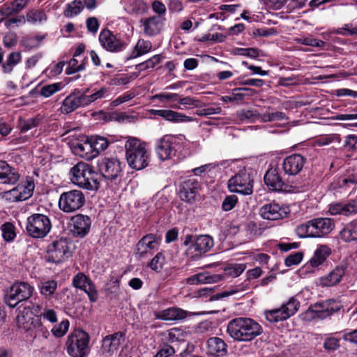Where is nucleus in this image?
<instances>
[{
	"label": "nucleus",
	"instance_id": "f257e3e1",
	"mask_svg": "<svg viewBox=\"0 0 357 357\" xmlns=\"http://www.w3.org/2000/svg\"><path fill=\"white\" fill-rule=\"evenodd\" d=\"M227 332L236 341L248 342L263 332L261 326L252 319L238 317L228 322Z\"/></svg>",
	"mask_w": 357,
	"mask_h": 357
},
{
	"label": "nucleus",
	"instance_id": "f03ea898",
	"mask_svg": "<svg viewBox=\"0 0 357 357\" xmlns=\"http://www.w3.org/2000/svg\"><path fill=\"white\" fill-rule=\"evenodd\" d=\"M124 146L126 158L130 168L139 171L149 165L151 155L145 143L135 137H129Z\"/></svg>",
	"mask_w": 357,
	"mask_h": 357
},
{
	"label": "nucleus",
	"instance_id": "7ed1b4c3",
	"mask_svg": "<svg viewBox=\"0 0 357 357\" xmlns=\"http://www.w3.org/2000/svg\"><path fill=\"white\" fill-rule=\"evenodd\" d=\"M71 181L80 188L87 190L98 189V174L87 163L78 162L70 169Z\"/></svg>",
	"mask_w": 357,
	"mask_h": 357
},
{
	"label": "nucleus",
	"instance_id": "20e7f679",
	"mask_svg": "<svg viewBox=\"0 0 357 357\" xmlns=\"http://www.w3.org/2000/svg\"><path fill=\"white\" fill-rule=\"evenodd\" d=\"M183 245L187 247V257L196 260L209 251L213 246V239L209 235L194 236L188 234L181 237Z\"/></svg>",
	"mask_w": 357,
	"mask_h": 357
},
{
	"label": "nucleus",
	"instance_id": "39448f33",
	"mask_svg": "<svg viewBox=\"0 0 357 357\" xmlns=\"http://www.w3.org/2000/svg\"><path fill=\"white\" fill-rule=\"evenodd\" d=\"M89 335L81 329H76L67 338L66 346L71 357H86L89 353Z\"/></svg>",
	"mask_w": 357,
	"mask_h": 357
},
{
	"label": "nucleus",
	"instance_id": "423d86ee",
	"mask_svg": "<svg viewBox=\"0 0 357 357\" xmlns=\"http://www.w3.org/2000/svg\"><path fill=\"white\" fill-rule=\"evenodd\" d=\"M33 287L25 282H16L8 289L4 294L6 305L15 308L23 301H27L33 295Z\"/></svg>",
	"mask_w": 357,
	"mask_h": 357
},
{
	"label": "nucleus",
	"instance_id": "0eeeda50",
	"mask_svg": "<svg viewBox=\"0 0 357 357\" xmlns=\"http://www.w3.org/2000/svg\"><path fill=\"white\" fill-rule=\"evenodd\" d=\"M51 228V221L44 214L34 213L27 218L26 231L33 238H44L50 231Z\"/></svg>",
	"mask_w": 357,
	"mask_h": 357
},
{
	"label": "nucleus",
	"instance_id": "6e6552de",
	"mask_svg": "<svg viewBox=\"0 0 357 357\" xmlns=\"http://www.w3.org/2000/svg\"><path fill=\"white\" fill-rule=\"evenodd\" d=\"M179 137L167 135L157 140L155 150L158 158L162 160L172 158L176 155L180 147Z\"/></svg>",
	"mask_w": 357,
	"mask_h": 357
},
{
	"label": "nucleus",
	"instance_id": "1a4fd4ad",
	"mask_svg": "<svg viewBox=\"0 0 357 357\" xmlns=\"http://www.w3.org/2000/svg\"><path fill=\"white\" fill-rule=\"evenodd\" d=\"M85 201V196L81 190H71L60 195L59 207L65 213H73L81 208Z\"/></svg>",
	"mask_w": 357,
	"mask_h": 357
},
{
	"label": "nucleus",
	"instance_id": "9d476101",
	"mask_svg": "<svg viewBox=\"0 0 357 357\" xmlns=\"http://www.w3.org/2000/svg\"><path fill=\"white\" fill-rule=\"evenodd\" d=\"M70 256L69 243L66 238H59L50 244L47 249L46 260L48 262L59 264Z\"/></svg>",
	"mask_w": 357,
	"mask_h": 357
},
{
	"label": "nucleus",
	"instance_id": "9b49d317",
	"mask_svg": "<svg viewBox=\"0 0 357 357\" xmlns=\"http://www.w3.org/2000/svg\"><path fill=\"white\" fill-rule=\"evenodd\" d=\"M252 180L245 170H241L228 181V188L231 192L242 195H251L252 193Z\"/></svg>",
	"mask_w": 357,
	"mask_h": 357
},
{
	"label": "nucleus",
	"instance_id": "f8f14e48",
	"mask_svg": "<svg viewBox=\"0 0 357 357\" xmlns=\"http://www.w3.org/2000/svg\"><path fill=\"white\" fill-rule=\"evenodd\" d=\"M126 334L119 331L113 334L106 335L102 340L99 354L103 357H111L116 354L120 347L124 343Z\"/></svg>",
	"mask_w": 357,
	"mask_h": 357
},
{
	"label": "nucleus",
	"instance_id": "ddd939ff",
	"mask_svg": "<svg viewBox=\"0 0 357 357\" xmlns=\"http://www.w3.org/2000/svg\"><path fill=\"white\" fill-rule=\"evenodd\" d=\"M91 219L83 214L73 216L68 223V228L70 234L75 238H83L86 236L91 229Z\"/></svg>",
	"mask_w": 357,
	"mask_h": 357
},
{
	"label": "nucleus",
	"instance_id": "4468645a",
	"mask_svg": "<svg viewBox=\"0 0 357 357\" xmlns=\"http://www.w3.org/2000/svg\"><path fill=\"white\" fill-rule=\"evenodd\" d=\"M123 164L115 158H105L99 163V170L103 177L109 180L116 179L122 174Z\"/></svg>",
	"mask_w": 357,
	"mask_h": 357
},
{
	"label": "nucleus",
	"instance_id": "2eb2a0df",
	"mask_svg": "<svg viewBox=\"0 0 357 357\" xmlns=\"http://www.w3.org/2000/svg\"><path fill=\"white\" fill-rule=\"evenodd\" d=\"M159 238L153 234L142 237L136 245L135 255L140 259L144 258L148 254L158 250Z\"/></svg>",
	"mask_w": 357,
	"mask_h": 357
},
{
	"label": "nucleus",
	"instance_id": "dca6fc26",
	"mask_svg": "<svg viewBox=\"0 0 357 357\" xmlns=\"http://www.w3.org/2000/svg\"><path fill=\"white\" fill-rule=\"evenodd\" d=\"M306 163V158L301 154L295 153L286 157L282 162V169L286 174H298Z\"/></svg>",
	"mask_w": 357,
	"mask_h": 357
},
{
	"label": "nucleus",
	"instance_id": "f3484780",
	"mask_svg": "<svg viewBox=\"0 0 357 357\" xmlns=\"http://www.w3.org/2000/svg\"><path fill=\"white\" fill-rule=\"evenodd\" d=\"M86 107L83 93L79 90H74L62 102L60 111L62 114H68L79 107Z\"/></svg>",
	"mask_w": 357,
	"mask_h": 357
},
{
	"label": "nucleus",
	"instance_id": "a211bd4d",
	"mask_svg": "<svg viewBox=\"0 0 357 357\" xmlns=\"http://www.w3.org/2000/svg\"><path fill=\"white\" fill-rule=\"evenodd\" d=\"M200 189V183L195 178H189L181 183L178 190L179 197L187 202L192 203Z\"/></svg>",
	"mask_w": 357,
	"mask_h": 357
},
{
	"label": "nucleus",
	"instance_id": "6ab92c4d",
	"mask_svg": "<svg viewBox=\"0 0 357 357\" xmlns=\"http://www.w3.org/2000/svg\"><path fill=\"white\" fill-rule=\"evenodd\" d=\"M99 41L102 47L109 52H120L126 44L114 36L109 30L103 29L99 35Z\"/></svg>",
	"mask_w": 357,
	"mask_h": 357
},
{
	"label": "nucleus",
	"instance_id": "aec40b11",
	"mask_svg": "<svg viewBox=\"0 0 357 357\" xmlns=\"http://www.w3.org/2000/svg\"><path fill=\"white\" fill-rule=\"evenodd\" d=\"M165 21V18L163 16H151L142 18L140 24L143 27V32L145 35L153 36L160 33Z\"/></svg>",
	"mask_w": 357,
	"mask_h": 357
},
{
	"label": "nucleus",
	"instance_id": "412c9836",
	"mask_svg": "<svg viewBox=\"0 0 357 357\" xmlns=\"http://www.w3.org/2000/svg\"><path fill=\"white\" fill-rule=\"evenodd\" d=\"M73 285L87 294L89 300L95 302L98 298V293L91 281L82 273H77L73 279Z\"/></svg>",
	"mask_w": 357,
	"mask_h": 357
},
{
	"label": "nucleus",
	"instance_id": "4be33fe9",
	"mask_svg": "<svg viewBox=\"0 0 357 357\" xmlns=\"http://www.w3.org/2000/svg\"><path fill=\"white\" fill-rule=\"evenodd\" d=\"M341 305L335 300H328L323 303H315L311 307V311L320 319H325L340 310Z\"/></svg>",
	"mask_w": 357,
	"mask_h": 357
},
{
	"label": "nucleus",
	"instance_id": "5701e85b",
	"mask_svg": "<svg viewBox=\"0 0 357 357\" xmlns=\"http://www.w3.org/2000/svg\"><path fill=\"white\" fill-rule=\"evenodd\" d=\"M333 220L326 218H314L312 220L313 238H321L327 236L334 229Z\"/></svg>",
	"mask_w": 357,
	"mask_h": 357
},
{
	"label": "nucleus",
	"instance_id": "b1692460",
	"mask_svg": "<svg viewBox=\"0 0 357 357\" xmlns=\"http://www.w3.org/2000/svg\"><path fill=\"white\" fill-rule=\"evenodd\" d=\"M17 170L10 166L6 161L0 160V183L15 185L20 179Z\"/></svg>",
	"mask_w": 357,
	"mask_h": 357
},
{
	"label": "nucleus",
	"instance_id": "393cba45",
	"mask_svg": "<svg viewBox=\"0 0 357 357\" xmlns=\"http://www.w3.org/2000/svg\"><path fill=\"white\" fill-rule=\"evenodd\" d=\"M284 211L277 203L264 204L259 209L261 217L266 220H277L284 217Z\"/></svg>",
	"mask_w": 357,
	"mask_h": 357
},
{
	"label": "nucleus",
	"instance_id": "a878e982",
	"mask_svg": "<svg viewBox=\"0 0 357 357\" xmlns=\"http://www.w3.org/2000/svg\"><path fill=\"white\" fill-rule=\"evenodd\" d=\"M227 353V345L220 337H213L207 341V354L213 357H222Z\"/></svg>",
	"mask_w": 357,
	"mask_h": 357
},
{
	"label": "nucleus",
	"instance_id": "bb28decb",
	"mask_svg": "<svg viewBox=\"0 0 357 357\" xmlns=\"http://www.w3.org/2000/svg\"><path fill=\"white\" fill-rule=\"evenodd\" d=\"M151 113L174 123L190 122L193 118L170 109H152Z\"/></svg>",
	"mask_w": 357,
	"mask_h": 357
},
{
	"label": "nucleus",
	"instance_id": "cd10ccee",
	"mask_svg": "<svg viewBox=\"0 0 357 357\" xmlns=\"http://www.w3.org/2000/svg\"><path fill=\"white\" fill-rule=\"evenodd\" d=\"M329 212L331 215L349 216L357 213V201L350 200L346 203H337L331 205Z\"/></svg>",
	"mask_w": 357,
	"mask_h": 357
},
{
	"label": "nucleus",
	"instance_id": "c85d7f7f",
	"mask_svg": "<svg viewBox=\"0 0 357 357\" xmlns=\"http://www.w3.org/2000/svg\"><path fill=\"white\" fill-rule=\"evenodd\" d=\"M264 182L268 188L273 191L283 190L285 183L279 175L277 169L271 168L264 176Z\"/></svg>",
	"mask_w": 357,
	"mask_h": 357
},
{
	"label": "nucleus",
	"instance_id": "c756f323",
	"mask_svg": "<svg viewBox=\"0 0 357 357\" xmlns=\"http://www.w3.org/2000/svg\"><path fill=\"white\" fill-rule=\"evenodd\" d=\"M149 6L145 0H126L124 4L125 10L132 15H141L145 14Z\"/></svg>",
	"mask_w": 357,
	"mask_h": 357
},
{
	"label": "nucleus",
	"instance_id": "7c9ffc66",
	"mask_svg": "<svg viewBox=\"0 0 357 357\" xmlns=\"http://www.w3.org/2000/svg\"><path fill=\"white\" fill-rule=\"evenodd\" d=\"M91 139L94 151H93L92 155H88L86 156V160H90L96 157L100 152L105 151L109 144L114 142L113 139H107L100 136H92Z\"/></svg>",
	"mask_w": 357,
	"mask_h": 357
},
{
	"label": "nucleus",
	"instance_id": "2f4dec72",
	"mask_svg": "<svg viewBox=\"0 0 357 357\" xmlns=\"http://www.w3.org/2000/svg\"><path fill=\"white\" fill-rule=\"evenodd\" d=\"M222 279L220 275H210L201 273L192 275L187 279V283L190 284H211L220 281Z\"/></svg>",
	"mask_w": 357,
	"mask_h": 357
},
{
	"label": "nucleus",
	"instance_id": "473e14b6",
	"mask_svg": "<svg viewBox=\"0 0 357 357\" xmlns=\"http://www.w3.org/2000/svg\"><path fill=\"white\" fill-rule=\"evenodd\" d=\"M340 236L347 243L357 241V219L345 225L340 231Z\"/></svg>",
	"mask_w": 357,
	"mask_h": 357
},
{
	"label": "nucleus",
	"instance_id": "72a5a7b5",
	"mask_svg": "<svg viewBox=\"0 0 357 357\" xmlns=\"http://www.w3.org/2000/svg\"><path fill=\"white\" fill-rule=\"evenodd\" d=\"M331 253V248L327 245H322L315 250L314 256L309 262L312 267H317L326 261Z\"/></svg>",
	"mask_w": 357,
	"mask_h": 357
},
{
	"label": "nucleus",
	"instance_id": "f704fd0d",
	"mask_svg": "<svg viewBox=\"0 0 357 357\" xmlns=\"http://www.w3.org/2000/svg\"><path fill=\"white\" fill-rule=\"evenodd\" d=\"M344 275L343 267H336L327 276L321 278V283L323 286L331 287L339 283Z\"/></svg>",
	"mask_w": 357,
	"mask_h": 357
},
{
	"label": "nucleus",
	"instance_id": "c9c22d12",
	"mask_svg": "<svg viewBox=\"0 0 357 357\" xmlns=\"http://www.w3.org/2000/svg\"><path fill=\"white\" fill-rule=\"evenodd\" d=\"M186 316V311L178 307H171L163 310L159 317L167 321H177L185 319Z\"/></svg>",
	"mask_w": 357,
	"mask_h": 357
},
{
	"label": "nucleus",
	"instance_id": "e433bc0d",
	"mask_svg": "<svg viewBox=\"0 0 357 357\" xmlns=\"http://www.w3.org/2000/svg\"><path fill=\"white\" fill-rule=\"evenodd\" d=\"M22 54L20 52H13L6 58L4 63H2V71L5 74H10L13 72L14 68L21 62Z\"/></svg>",
	"mask_w": 357,
	"mask_h": 357
},
{
	"label": "nucleus",
	"instance_id": "4c0bfd02",
	"mask_svg": "<svg viewBox=\"0 0 357 357\" xmlns=\"http://www.w3.org/2000/svg\"><path fill=\"white\" fill-rule=\"evenodd\" d=\"M163 340L167 342L174 343L185 340V334L182 329L173 328L162 333Z\"/></svg>",
	"mask_w": 357,
	"mask_h": 357
},
{
	"label": "nucleus",
	"instance_id": "58836bf2",
	"mask_svg": "<svg viewBox=\"0 0 357 357\" xmlns=\"http://www.w3.org/2000/svg\"><path fill=\"white\" fill-rule=\"evenodd\" d=\"M265 316L270 322H278L289 318L282 306L280 308L266 311Z\"/></svg>",
	"mask_w": 357,
	"mask_h": 357
},
{
	"label": "nucleus",
	"instance_id": "ea45409f",
	"mask_svg": "<svg viewBox=\"0 0 357 357\" xmlns=\"http://www.w3.org/2000/svg\"><path fill=\"white\" fill-rule=\"evenodd\" d=\"M47 19L46 13L43 10H30L26 15V20L32 24H42Z\"/></svg>",
	"mask_w": 357,
	"mask_h": 357
},
{
	"label": "nucleus",
	"instance_id": "a19ab883",
	"mask_svg": "<svg viewBox=\"0 0 357 357\" xmlns=\"http://www.w3.org/2000/svg\"><path fill=\"white\" fill-rule=\"evenodd\" d=\"M84 0H74L67 4L64 10V15L66 17H73L80 13L84 9Z\"/></svg>",
	"mask_w": 357,
	"mask_h": 357
},
{
	"label": "nucleus",
	"instance_id": "79ce46f5",
	"mask_svg": "<svg viewBox=\"0 0 357 357\" xmlns=\"http://www.w3.org/2000/svg\"><path fill=\"white\" fill-rule=\"evenodd\" d=\"M152 44L149 40L140 39L137 43L130 58H137L150 52Z\"/></svg>",
	"mask_w": 357,
	"mask_h": 357
},
{
	"label": "nucleus",
	"instance_id": "37998d69",
	"mask_svg": "<svg viewBox=\"0 0 357 357\" xmlns=\"http://www.w3.org/2000/svg\"><path fill=\"white\" fill-rule=\"evenodd\" d=\"M33 319V318L31 317V314L29 315V310L26 308H24L17 316V322L18 326L27 331H30L31 329Z\"/></svg>",
	"mask_w": 357,
	"mask_h": 357
},
{
	"label": "nucleus",
	"instance_id": "c03bdc74",
	"mask_svg": "<svg viewBox=\"0 0 357 357\" xmlns=\"http://www.w3.org/2000/svg\"><path fill=\"white\" fill-rule=\"evenodd\" d=\"M75 150L81 157L86 159V156L92 155L94 151L91 138L88 139L84 143H77L75 146Z\"/></svg>",
	"mask_w": 357,
	"mask_h": 357
},
{
	"label": "nucleus",
	"instance_id": "a18cd8bd",
	"mask_svg": "<svg viewBox=\"0 0 357 357\" xmlns=\"http://www.w3.org/2000/svg\"><path fill=\"white\" fill-rule=\"evenodd\" d=\"M28 0H15L5 8L7 15L12 16L22 11L28 4Z\"/></svg>",
	"mask_w": 357,
	"mask_h": 357
},
{
	"label": "nucleus",
	"instance_id": "49530a36",
	"mask_svg": "<svg viewBox=\"0 0 357 357\" xmlns=\"http://www.w3.org/2000/svg\"><path fill=\"white\" fill-rule=\"evenodd\" d=\"M312 220L298 225L296 228V233L299 238H313Z\"/></svg>",
	"mask_w": 357,
	"mask_h": 357
},
{
	"label": "nucleus",
	"instance_id": "de8ad7c7",
	"mask_svg": "<svg viewBox=\"0 0 357 357\" xmlns=\"http://www.w3.org/2000/svg\"><path fill=\"white\" fill-rule=\"evenodd\" d=\"M238 119L243 122H255L259 119L260 114L256 111L241 109L237 112Z\"/></svg>",
	"mask_w": 357,
	"mask_h": 357
},
{
	"label": "nucleus",
	"instance_id": "09e8293b",
	"mask_svg": "<svg viewBox=\"0 0 357 357\" xmlns=\"http://www.w3.org/2000/svg\"><path fill=\"white\" fill-rule=\"evenodd\" d=\"M62 88V82L47 84L41 87L40 94L45 98H49L57 91L61 90Z\"/></svg>",
	"mask_w": 357,
	"mask_h": 357
},
{
	"label": "nucleus",
	"instance_id": "8fccbe9b",
	"mask_svg": "<svg viewBox=\"0 0 357 357\" xmlns=\"http://www.w3.org/2000/svg\"><path fill=\"white\" fill-rule=\"evenodd\" d=\"M57 288V282L55 280H47L41 282L40 285V294L45 297L51 296Z\"/></svg>",
	"mask_w": 357,
	"mask_h": 357
},
{
	"label": "nucleus",
	"instance_id": "3c124183",
	"mask_svg": "<svg viewBox=\"0 0 357 357\" xmlns=\"http://www.w3.org/2000/svg\"><path fill=\"white\" fill-rule=\"evenodd\" d=\"M253 90L249 88H236L231 91L234 102H242L247 96H252Z\"/></svg>",
	"mask_w": 357,
	"mask_h": 357
},
{
	"label": "nucleus",
	"instance_id": "603ef678",
	"mask_svg": "<svg viewBox=\"0 0 357 357\" xmlns=\"http://www.w3.org/2000/svg\"><path fill=\"white\" fill-rule=\"evenodd\" d=\"M295 40L298 43L316 47H322L325 45V42L319 39H316L313 38L312 36L298 38Z\"/></svg>",
	"mask_w": 357,
	"mask_h": 357
},
{
	"label": "nucleus",
	"instance_id": "864d4df0",
	"mask_svg": "<svg viewBox=\"0 0 357 357\" xmlns=\"http://www.w3.org/2000/svg\"><path fill=\"white\" fill-rule=\"evenodd\" d=\"M165 258L162 252H158L149 263L148 266L153 271L160 272L165 264Z\"/></svg>",
	"mask_w": 357,
	"mask_h": 357
},
{
	"label": "nucleus",
	"instance_id": "5fc2aeb1",
	"mask_svg": "<svg viewBox=\"0 0 357 357\" xmlns=\"http://www.w3.org/2000/svg\"><path fill=\"white\" fill-rule=\"evenodd\" d=\"M17 187L18 190H20L22 199L26 200L32 195L34 189V183L31 181H27L26 184L17 185Z\"/></svg>",
	"mask_w": 357,
	"mask_h": 357
},
{
	"label": "nucleus",
	"instance_id": "6e6d98bb",
	"mask_svg": "<svg viewBox=\"0 0 357 357\" xmlns=\"http://www.w3.org/2000/svg\"><path fill=\"white\" fill-rule=\"evenodd\" d=\"M289 317L294 315L298 310L300 306L299 301L294 297H291L289 301L282 305Z\"/></svg>",
	"mask_w": 357,
	"mask_h": 357
},
{
	"label": "nucleus",
	"instance_id": "4d7b16f0",
	"mask_svg": "<svg viewBox=\"0 0 357 357\" xmlns=\"http://www.w3.org/2000/svg\"><path fill=\"white\" fill-rule=\"evenodd\" d=\"M286 118V115L282 112H267L260 114L259 119L262 122H273L282 120Z\"/></svg>",
	"mask_w": 357,
	"mask_h": 357
},
{
	"label": "nucleus",
	"instance_id": "13d9d810",
	"mask_svg": "<svg viewBox=\"0 0 357 357\" xmlns=\"http://www.w3.org/2000/svg\"><path fill=\"white\" fill-rule=\"evenodd\" d=\"M2 236L6 241H13L16 236L15 227L10 222H6L1 226Z\"/></svg>",
	"mask_w": 357,
	"mask_h": 357
},
{
	"label": "nucleus",
	"instance_id": "bf43d9fd",
	"mask_svg": "<svg viewBox=\"0 0 357 357\" xmlns=\"http://www.w3.org/2000/svg\"><path fill=\"white\" fill-rule=\"evenodd\" d=\"M26 17L24 15H17L15 17H7L5 20L4 24L8 29H13L15 26L24 24Z\"/></svg>",
	"mask_w": 357,
	"mask_h": 357
},
{
	"label": "nucleus",
	"instance_id": "052dcab7",
	"mask_svg": "<svg viewBox=\"0 0 357 357\" xmlns=\"http://www.w3.org/2000/svg\"><path fill=\"white\" fill-rule=\"evenodd\" d=\"M120 278L112 277L106 284V291L108 294L116 296L120 293Z\"/></svg>",
	"mask_w": 357,
	"mask_h": 357
},
{
	"label": "nucleus",
	"instance_id": "680f3d73",
	"mask_svg": "<svg viewBox=\"0 0 357 357\" xmlns=\"http://www.w3.org/2000/svg\"><path fill=\"white\" fill-rule=\"evenodd\" d=\"M68 328L69 321L68 320H63L60 324L55 325L52 328V333L55 337H60L66 333Z\"/></svg>",
	"mask_w": 357,
	"mask_h": 357
},
{
	"label": "nucleus",
	"instance_id": "e2e57ef3",
	"mask_svg": "<svg viewBox=\"0 0 357 357\" xmlns=\"http://www.w3.org/2000/svg\"><path fill=\"white\" fill-rule=\"evenodd\" d=\"M336 33L342 36H357V26H354L352 24H346L335 31Z\"/></svg>",
	"mask_w": 357,
	"mask_h": 357
},
{
	"label": "nucleus",
	"instance_id": "0e129e2a",
	"mask_svg": "<svg viewBox=\"0 0 357 357\" xmlns=\"http://www.w3.org/2000/svg\"><path fill=\"white\" fill-rule=\"evenodd\" d=\"M344 147L349 151H357V135H348L344 138Z\"/></svg>",
	"mask_w": 357,
	"mask_h": 357
},
{
	"label": "nucleus",
	"instance_id": "69168bd1",
	"mask_svg": "<svg viewBox=\"0 0 357 357\" xmlns=\"http://www.w3.org/2000/svg\"><path fill=\"white\" fill-rule=\"evenodd\" d=\"M78 61L75 58H73L70 60L68 63V67L66 70V73L67 75H72L77 72L83 70L85 68V65L84 63L78 65Z\"/></svg>",
	"mask_w": 357,
	"mask_h": 357
},
{
	"label": "nucleus",
	"instance_id": "338daca9",
	"mask_svg": "<svg viewBox=\"0 0 357 357\" xmlns=\"http://www.w3.org/2000/svg\"><path fill=\"white\" fill-rule=\"evenodd\" d=\"M238 202V197L236 195L227 196L222 202V208L225 211H229L233 209Z\"/></svg>",
	"mask_w": 357,
	"mask_h": 357
},
{
	"label": "nucleus",
	"instance_id": "774afa93",
	"mask_svg": "<svg viewBox=\"0 0 357 357\" xmlns=\"http://www.w3.org/2000/svg\"><path fill=\"white\" fill-rule=\"evenodd\" d=\"M303 257V253L301 252H297L294 254H291L285 259V265L287 266L297 265L302 261Z\"/></svg>",
	"mask_w": 357,
	"mask_h": 357
}]
</instances>
